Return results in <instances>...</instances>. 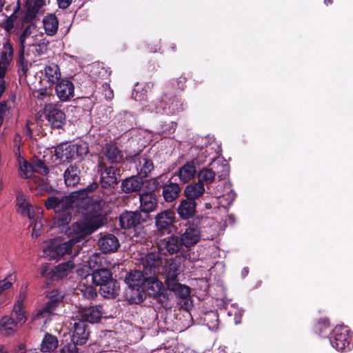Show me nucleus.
<instances>
[{"label": "nucleus", "instance_id": "680f3d73", "mask_svg": "<svg viewBox=\"0 0 353 353\" xmlns=\"http://www.w3.org/2000/svg\"><path fill=\"white\" fill-rule=\"evenodd\" d=\"M43 1L44 0H36L35 3H36L37 6H38V7L42 6V5L43 3Z\"/></svg>", "mask_w": 353, "mask_h": 353}, {"label": "nucleus", "instance_id": "69168bd1", "mask_svg": "<svg viewBox=\"0 0 353 353\" xmlns=\"http://www.w3.org/2000/svg\"><path fill=\"white\" fill-rule=\"evenodd\" d=\"M0 353H8L7 350L2 345H0Z\"/></svg>", "mask_w": 353, "mask_h": 353}, {"label": "nucleus", "instance_id": "a878e982", "mask_svg": "<svg viewBox=\"0 0 353 353\" xmlns=\"http://www.w3.org/2000/svg\"><path fill=\"white\" fill-rule=\"evenodd\" d=\"M54 152L56 157L61 161H70L75 159L72 145L61 144L55 148Z\"/></svg>", "mask_w": 353, "mask_h": 353}, {"label": "nucleus", "instance_id": "c85d7f7f", "mask_svg": "<svg viewBox=\"0 0 353 353\" xmlns=\"http://www.w3.org/2000/svg\"><path fill=\"white\" fill-rule=\"evenodd\" d=\"M136 168L140 176L146 177L153 170L154 165L150 158L141 156L138 159Z\"/></svg>", "mask_w": 353, "mask_h": 353}, {"label": "nucleus", "instance_id": "0eeeda50", "mask_svg": "<svg viewBox=\"0 0 353 353\" xmlns=\"http://www.w3.org/2000/svg\"><path fill=\"white\" fill-rule=\"evenodd\" d=\"M175 212L172 210H165L155 216V227L161 234L170 233L175 222Z\"/></svg>", "mask_w": 353, "mask_h": 353}, {"label": "nucleus", "instance_id": "ea45409f", "mask_svg": "<svg viewBox=\"0 0 353 353\" xmlns=\"http://www.w3.org/2000/svg\"><path fill=\"white\" fill-rule=\"evenodd\" d=\"M32 172V163H28L23 159L19 161V174L21 177L29 178L31 176Z\"/></svg>", "mask_w": 353, "mask_h": 353}, {"label": "nucleus", "instance_id": "ddd939ff", "mask_svg": "<svg viewBox=\"0 0 353 353\" xmlns=\"http://www.w3.org/2000/svg\"><path fill=\"white\" fill-rule=\"evenodd\" d=\"M103 309L101 305L90 307L88 308L81 309L79 312L78 318L83 321H87L91 323L98 322L103 314Z\"/></svg>", "mask_w": 353, "mask_h": 353}, {"label": "nucleus", "instance_id": "3c124183", "mask_svg": "<svg viewBox=\"0 0 353 353\" xmlns=\"http://www.w3.org/2000/svg\"><path fill=\"white\" fill-rule=\"evenodd\" d=\"M212 316L214 321V322H212L211 324H210L208 323V325L209 329L211 330L212 331H216L218 330V327H219L218 316H217L216 314H215V313H213L212 314Z\"/></svg>", "mask_w": 353, "mask_h": 353}, {"label": "nucleus", "instance_id": "6e6552de", "mask_svg": "<svg viewBox=\"0 0 353 353\" xmlns=\"http://www.w3.org/2000/svg\"><path fill=\"white\" fill-rule=\"evenodd\" d=\"M101 172V183L103 188L110 187L116 185L119 181V170L114 166H103L102 163H99Z\"/></svg>", "mask_w": 353, "mask_h": 353}, {"label": "nucleus", "instance_id": "7ed1b4c3", "mask_svg": "<svg viewBox=\"0 0 353 353\" xmlns=\"http://www.w3.org/2000/svg\"><path fill=\"white\" fill-rule=\"evenodd\" d=\"M162 263L159 254H148L143 260V270L130 272L125 278L126 284L133 290L141 291L147 276L161 273Z\"/></svg>", "mask_w": 353, "mask_h": 353}, {"label": "nucleus", "instance_id": "f3484780", "mask_svg": "<svg viewBox=\"0 0 353 353\" xmlns=\"http://www.w3.org/2000/svg\"><path fill=\"white\" fill-rule=\"evenodd\" d=\"M85 279L88 281H91L96 285L101 287L108 283L112 279V274L110 270L103 268L96 270L92 274H88L85 276Z\"/></svg>", "mask_w": 353, "mask_h": 353}, {"label": "nucleus", "instance_id": "4d7b16f0", "mask_svg": "<svg viewBox=\"0 0 353 353\" xmlns=\"http://www.w3.org/2000/svg\"><path fill=\"white\" fill-rule=\"evenodd\" d=\"M36 97L38 99H43L45 97H47V92L46 90H39L36 92Z\"/></svg>", "mask_w": 353, "mask_h": 353}, {"label": "nucleus", "instance_id": "2eb2a0df", "mask_svg": "<svg viewBox=\"0 0 353 353\" xmlns=\"http://www.w3.org/2000/svg\"><path fill=\"white\" fill-rule=\"evenodd\" d=\"M139 201L141 210L145 213L154 211L158 203L156 195L151 192L140 194Z\"/></svg>", "mask_w": 353, "mask_h": 353}, {"label": "nucleus", "instance_id": "338daca9", "mask_svg": "<svg viewBox=\"0 0 353 353\" xmlns=\"http://www.w3.org/2000/svg\"><path fill=\"white\" fill-rule=\"evenodd\" d=\"M3 6V0H0V11H1Z\"/></svg>", "mask_w": 353, "mask_h": 353}, {"label": "nucleus", "instance_id": "4468645a", "mask_svg": "<svg viewBox=\"0 0 353 353\" xmlns=\"http://www.w3.org/2000/svg\"><path fill=\"white\" fill-rule=\"evenodd\" d=\"M158 274L147 276L143 287V292L148 293L150 296H156L161 294L163 289V284L159 281L156 276Z\"/></svg>", "mask_w": 353, "mask_h": 353}, {"label": "nucleus", "instance_id": "58836bf2", "mask_svg": "<svg viewBox=\"0 0 353 353\" xmlns=\"http://www.w3.org/2000/svg\"><path fill=\"white\" fill-rule=\"evenodd\" d=\"M216 172H214L212 169L210 168H203L202 169L198 174L199 182L205 184L212 183L215 179Z\"/></svg>", "mask_w": 353, "mask_h": 353}, {"label": "nucleus", "instance_id": "603ef678", "mask_svg": "<svg viewBox=\"0 0 353 353\" xmlns=\"http://www.w3.org/2000/svg\"><path fill=\"white\" fill-rule=\"evenodd\" d=\"M7 110V103L6 101L0 103V126L2 125L3 121V115Z\"/></svg>", "mask_w": 353, "mask_h": 353}, {"label": "nucleus", "instance_id": "79ce46f5", "mask_svg": "<svg viewBox=\"0 0 353 353\" xmlns=\"http://www.w3.org/2000/svg\"><path fill=\"white\" fill-rule=\"evenodd\" d=\"M83 286L79 289L80 292L82 293L83 297L87 299H93L97 296V291L96 290L90 285H85L83 283Z\"/></svg>", "mask_w": 353, "mask_h": 353}, {"label": "nucleus", "instance_id": "052dcab7", "mask_svg": "<svg viewBox=\"0 0 353 353\" xmlns=\"http://www.w3.org/2000/svg\"><path fill=\"white\" fill-rule=\"evenodd\" d=\"M27 35H28V32H27V30H25L20 36V42L21 43L22 46H23V43L26 41V39L27 37Z\"/></svg>", "mask_w": 353, "mask_h": 353}, {"label": "nucleus", "instance_id": "412c9836", "mask_svg": "<svg viewBox=\"0 0 353 353\" xmlns=\"http://www.w3.org/2000/svg\"><path fill=\"white\" fill-rule=\"evenodd\" d=\"M98 245L103 252H113L117 250L119 243L117 238L113 234H107L102 236L98 242Z\"/></svg>", "mask_w": 353, "mask_h": 353}, {"label": "nucleus", "instance_id": "09e8293b", "mask_svg": "<svg viewBox=\"0 0 353 353\" xmlns=\"http://www.w3.org/2000/svg\"><path fill=\"white\" fill-rule=\"evenodd\" d=\"M20 64L23 74L27 75L28 73H30V69L32 67V63L26 60L23 56L20 57Z\"/></svg>", "mask_w": 353, "mask_h": 353}, {"label": "nucleus", "instance_id": "bb28decb", "mask_svg": "<svg viewBox=\"0 0 353 353\" xmlns=\"http://www.w3.org/2000/svg\"><path fill=\"white\" fill-rule=\"evenodd\" d=\"M165 285L168 290L172 291L175 295L181 299L187 298L190 294V288L179 283L177 279L173 281H169L165 283Z\"/></svg>", "mask_w": 353, "mask_h": 353}, {"label": "nucleus", "instance_id": "a19ab883", "mask_svg": "<svg viewBox=\"0 0 353 353\" xmlns=\"http://www.w3.org/2000/svg\"><path fill=\"white\" fill-rule=\"evenodd\" d=\"M72 147L75 158H82L88 153V146L86 143L73 144Z\"/></svg>", "mask_w": 353, "mask_h": 353}, {"label": "nucleus", "instance_id": "e433bc0d", "mask_svg": "<svg viewBox=\"0 0 353 353\" xmlns=\"http://www.w3.org/2000/svg\"><path fill=\"white\" fill-rule=\"evenodd\" d=\"M105 156L112 163H117L122 160L121 151L114 145H108L105 148Z\"/></svg>", "mask_w": 353, "mask_h": 353}, {"label": "nucleus", "instance_id": "864d4df0", "mask_svg": "<svg viewBox=\"0 0 353 353\" xmlns=\"http://www.w3.org/2000/svg\"><path fill=\"white\" fill-rule=\"evenodd\" d=\"M14 314L16 315V318H17V322L16 323L18 324H23L26 322V317L25 316V312H17V313H14Z\"/></svg>", "mask_w": 353, "mask_h": 353}, {"label": "nucleus", "instance_id": "aec40b11", "mask_svg": "<svg viewBox=\"0 0 353 353\" xmlns=\"http://www.w3.org/2000/svg\"><path fill=\"white\" fill-rule=\"evenodd\" d=\"M201 232L196 227H188L180 237L185 248H190L197 243L200 239Z\"/></svg>", "mask_w": 353, "mask_h": 353}, {"label": "nucleus", "instance_id": "cd10ccee", "mask_svg": "<svg viewBox=\"0 0 353 353\" xmlns=\"http://www.w3.org/2000/svg\"><path fill=\"white\" fill-rule=\"evenodd\" d=\"M143 181L141 179L136 176H132L125 179L121 183V188L124 192L130 193L137 192L141 190L143 186Z\"/></svg>", "mask_w": 353, "mask_h": 353}, {"label": "nucleus", "instance_id": "473e14b6", "mask_svg": "<svg viewBox=\"0 0 353 353\" xmlns=\"http://www.w3.org/2000/svg\"><path fill=\"white\" fill-rule=\"evenodd\" d=\"M17 201L20 212L23 215L28 216V217H33L32 214H34V211H35L36 208H39L30 204L22 194H19L17 196Z\"/></svg>", "mask_w": 353, "mask_h": 353}, {"label": "nucleus", "instance_id": "0e129e2a", "mask_svg": "<svg viewBox=\"0 0 353 353\" xmlns=\"http://www.w3.org/2000/svg\"><path fill=\"white\" fill-rule=\"evenodd\" d=\"M105 96L108 97L109 99H111L113 97L112 91L110 90L108 94H105Z\"/></svg>", "mask_w": 353, "mask_h": 353}, {"label": "nucleus", "instance_id": "c756f323", "mask_svg": "<svg viewBox=\"0 0 353 353\" xmlns=\"http://www.w3.org/2000/svg\"><path fill=\"white\" fill-rule=\"evenodd\" d=\"M80 171L77 167L71 165L64 172V181L67 186L74 187L79 183Z\"/></svg>", "mask_w": 353, "mask_h": 353}, {"label": "nucleus", "instance_id": "39448f33", "mask_svg": "<svg viewBox=\"0 0 353 353\" xmlns=\"http://www.w3.org/2000/svg\"><path fill=\"white\" fill-rule=\"evenodd\" d=\"M64 294L58 290H54L50 293V300L45 305L39 310L33 316V320L46 319L54 314L59 305L63 301Z\"/></svg>", "mask_w": 353, "mask_h": 353}, {"label": "nucleus", "instance_id": "de8ad7c7", "mask_svg": "<svg viewBox=\"0 0 353 353\" xmlns=\"http://www.w3.org/2000/svg\"><path fill=\"white\" fill-rule=\"evenodd\" d=\"M25 299H26L25 294H21L19 297V299L14 304V309H13L14 313L24 312L23 307H24Z\"/></svg>", "mask_w": 353, "mask_h": 353}, {"label": "nucleus", "instance_id": "5fc2aeb1", "mask_svg": "<svg viewBox=\"0 0 353 353\" xmlns=\"http://www.w3.org/2000/svg\"><path fill=\"white\" fill-rule=\"evenodd\" d=\"M57 2L60 8L65 9L70 5L72 0H57Z\"/></svg>", "mask_w": 353, "mask_h": 353}, {"label": "nucleus", "instance_id": "37998d69", "mask_svg": "<svg viewBox=\"0 0 353 353\" xmlns=\"http://www.w3.org/2000/svg\"><path fill=\"white\" fill-rule=\"evenodd\" d=\"M15 281V276L12 274L8 275L6 278L0 281V293L9 289Z\"/></svg>", "mask_w": 353, "mask_h": 353}, {"label": "nucleus", "instance_id": "bf43d9fd", "mask_svg": "<svg viewBox=\"0 0 353 353\" xmlns=\"http://www.w3.org/2000/svg\"><path fill=\"white\" fill-rule=\"evenodd\" d=\"M6 83H5V81L1 80L0 81V97L2 96L3 93L5 92L6 90Z\"/></svg>", "mask_w": 353, "mask_h": 353}, {"label": "nucleus", "instance_id": "423d86ee", "mask_svg": "<svg viewBox=\"0 0 353 353\" xmlns=\"http://www.w3.org/2000/svg\"><path fill=\"white\" fill-rule=\"evenodd\" d=\"M74 267L71 261L59 264L54 269H50L47 264H43L41 268V274L43 277L57 280L67 276Z\"/></svg>", "mask_w": 353, "mask_h": 353}, {"label": "nucleus", "instance_id": "c03bdc74", "mask_svg": "<svg viewBox=\"0 0 353 353\" xmlns=\"http://www.w3.org/2000/svg\"><path fill=\"white\" fill-rule=\"evenodd\" d=\"M33 171L41 174L46 175L48 172V169L45 163L41 160H36L32 163Z\"/></svg>", "mask_w": 353, "mask_h": 353}, {"label": "nucleus", "instance_id": "7c9ffc66", "mask_svg": "<svg viewBox=\"0 0 353 353\" xmlns=\"http://www.w3.org/2000/svg\"><path fill=\"white\" fill-rule=\"evenodd\" d=\"M181 188L176 183L170 182L163 188V196L166 202H172L179 195Z\"/></svg>", "mask_w": 353, "mask_h": 353}, {"label": "nucleus", "instance_id": "b1692460", "mask_svg": "<svg viewBox=\"0 0 353 353\" xmlns=\"http://www.w3.org/2000/svg\"><path fill=\"white\" fill-rule=\"evenodd\" d=\"M196 203L195 201L186 198L181 201L177 208L179 215L183 219H187L194 215Z\"/></svg>", "mask_w": 353, "mask_h": 353}, {"label": "nucleus", "instance_id": "13d9d810", "mask_svg": "<svg viewBox=\"0 0 353 353\" xmlns=\"http://www.w3.org/2000/svg\"><path fill=\"white\" fill-rule=\"evenodd\" d=\"M99 256L97 254H94L91 256L90 261H89V266L92 267V263H97V260L99 259Z\"/></svg>", "mask_w": 353, "mask_h": 353}, {"label": "nucleus", "instance_id": "5701e85b", "mask_svg": "<svg viewBox=\"0 0 353 353\" xmlns=\"http://www.w3.org/2000/svg\"><path fill=\"white\" fill-rule=\"evenodd\" d=\"M204 192L205 188L203 184L198 181L188 185L183 191V194L187 199L195 201L196 199L201 197Z\"/></svg>", "mask_w": 353, "mask_h": 353}, {"label": "nucleus", "instance_id": "6ab92c4d", "mask_svg": "<svg viewBox=\"0 0 353 353\" xmlns=\"http://www.w3.org/2000/svg\"><path fill=\"white\" fill-rule=\"evenodd\" d=\"M89 336L87 330V326L84 321L79 320V322L74 323V331L72 334V341L77 344L82 345L85 343Z\"/></svg>", "mask_w": 353, "mask_h": 353}, {"label": "nucleus", "instance_id": "a18cd8bd", "mask_svg": "<svg viewBox=\"0 0 353 353\" xmlns=\"http://www.w3.org/2000/svg\"><path fill=\"white\" fill-rule=\"evenodd\" d=\"M216 174L220 180L225 179L229 174V167L226 164L219 165Z\"/></svg>", "mask_w": 353, "mask_h": 353}, {"label": "nucleus", "instance_id": "774afa93", "mask_svg": "<svg viewBox=\"0 0 353 353\" xmlns=\"http://www.w3.org/2000/svg\"><path fill=\"white\" fill-rule=\"evenodd\" d=\"M25 353H38V352H34V351H28V352H26Z\"/></svg>", "mask_w": 353, "mask_h": 353}, {"label": "nucleus", "instance_id": "c9c22d12", "mask_svg": "<svg viewBox=\"0 0 353 353\" xmlns=\"http://www.w3.org/2000/svg\"><path fill=\"white\" fill-rule=\"evenodd\" d=\"M101 293L105 297H114L119 294V286L116 281L111 279L100 288Z\"/></svg>", "mask_w": 353, "mask_h": 353}, {"label": "nucleus", "instance_id": "2f4dec72", "mask_svg": "<svg viewBox=\"0 0 353 353\" xmlns=\"http://www.w3.org/2000/svg\"><path fill=\"white\" fill-rule=\"evenodd\" d=\"M42 212L41 208H36L32 214L33 217H28L32 221V236L34 237H38L41 234L43 227Z\"/></svg>", "mask_w": 353, "mask_h": 353}, {"label": "nucleus", "instance_id": "393cba45", "mask_svg": "<svg viewBox=\"0 0 353 353\" xmlns=\"http://www.w3.org/2000/svg\"><path fill=\"white\" fill-rule=\"evenodd\" d=\"M196 174V170L193 162L186 163L181 166L177 172V176L183 183H186L193 179Z\"/></svg>", "mask_w": 353, "mask_h": 353}, {"label": "nucleus", "instance_id": "49530a36", "mask_svg": "<svg viewBox=\"0 0 353 353\" xmlns=\"http://www.w3.org/2000/svg\"><path fill=\"white\" fill-rule=\"evenodd\" d=\"M25 299H26L25 294H21L19 297V299L14 304V309H13L14 313L24 312L23 307H24Z\"/></svg>", "mask_w": 353, "mask_h": 353}, {"label": "nucleus", "instance_id": "20e7f679", "mask_svg": "<svg viewBox=\"0 0 353 353\" xmlns=\"http://www.w3.org/2000/svg\"><path fill=\"white\" fill-rule=\"evenodd\" d=\"M330 343L338 351L343 352L350 350L353 345V339L348 328L345 326L336 327Z\"/></svg>", "mask_w": 353, "mask_h": 353}, {"label": "nucleus", "instance_id": "4be33fe9", "mask_svg": "<svg viewBox=\"0 0 353 353\" xmlns=\"http://www.w3.org/2000/svg\"><path fill=\"white\" fill-rule=\"evenodd\" d=\"M141 214L137 212H126L119 218L121 226L124 229L134 228L139 224Z\"/></svg>", "mask_w": 353, "mask_h": 353}, {"label": "nucleus", "instance_id": "f257e3e1", "mask_svg": "<svg viewBox=\"0 0 353 353\" xmlns=\"http://www.w3.org/2000/svg\"><path fill=\"white\" fill-rule=\"evenodd\" d=\"M105 223L104 216L99 214L72 224L66 230L67 235L71 236L68 241H63L59 237L43 243L44 256L50 260H59L65 255L77 254L81 248L78 243L103 225Z\"/></svg>", "mask_w": 353, "mask_h": 353}, {"label": "nucleus", "instance_id": "f704fd0d", "mask_svg": "<svg viewBox=\"0 0 353 353\" xmlns=\"http://www.w3.org/2000/svg\"><path fill=\"white\" fill-rule=\"evenodd\" d=\"M17 329V323L8 316H3L1 320L0 332L4 335H10Z\"/></svg>", "mask_w": 353, "mask_h": 353}, {"label": "nucleus", "instance_id": "a211bd4d", "mask_svg": "<svg viewBox=\"0 0 353 353\" xmlns=\"http://www.w3.org/2000/svg\"><path fill=\"white\" fill-rule=\"evenodd\" d=\"M59 66L54 63H50L44 68V79L50 85H55L61 79Z\"/></svg>", "mask_w": 353, "mask_h": 353}, {"label": "nucleus", "instance_id": "8fccbe9b", "mask_svg": "<svg viewBox=\"0 0 353 353\" xmlns=\"http://www.w3.org/2000/svg\"><path fill=\"white\" fill-rule=\"evenodd\" d=\"M76 345L77 343L72 341V343H68L62 347L61 350V353H79Z\"/></svg>", "mask_w": 353, "mask_h": 353}, {"label": "nucleus", "instance_id": "9d476101", "mask_svg": "<svg viewBox=\"0 0 353 353\" xmlns=\"http://www.w3.org/2000/svg\"><path fill=\"white\" fill-rule=\"evenodd\" d=\"M158 247L161 252L173 254L182 250L183 244L180 237L172 235L161 239L158 243Z\"/></svg>", "mask_w": 353, "mask_h": 353}, {"label": "nucleus", "instance_id": "f03ea898", "mask_svg": "<svg viewBox=\"0 0 353 353\" xmlns=\"http://www.w3.org/2000/svg\"><path fill=\"white\" fill-rule=\"evenodd\" d=\"M97 186V183H93L85 189L73 192L70 196L59 194L50 196L45 201L46 207L48 210L52 209L56 214L63 213V216L59 218V225H65L70 221L71 214L68 212L70 208L93 211L97 215L101 214L103 216L102 210L105 203L102 200L92 202L90 196Z\"/></svg>", "mask_w": 353, "mask_h": 353}, {"label": "nucleus", "instance_id": "9b49d317", "mask_svg": "<svg viewBox=\"0 0 353 353\" xmlns=\"http://www.w3.org/2000/svg\"><path fill=\"white\" fill-rule=\"evenodd\" d=\"M55 92L61 101H69L74 96V84L67 79H62L56 84Z\"/></svg>", "mask_w": 353, "mask_h": 353}, {"label": "nucleus", "instance_id": "4c0bfd02", "mask_svg": "<svg viewBox=\"0 0 353 353\" xmlns=\"http://www.w3.org/2000/svg\"><path fill=\"white\" fill-rule=\"evenodd\" d=\"M57 346V339L52 334H46L42 341L41 350L43 352H48L56 349Z\"/></svg>", "mask_w": 353, "mask_h": 353}, {"label": "nucleus", "instance_id": "1a4fd4ad", "mask_svg": "<svg viewBox=\"0 0 353 353\" xmlns=\"http://www.w3.org/2000/svg\"><path fill=\"white\" fill-rule=\"evenodd\" d=\"M185 257L183 255L176 256L164 266L163 270L165 274V283L177 279L179 274L182 271V263Z\"/></svg>", "mask_w": 353, "mask_h": 353}, {"label": "nucleus", "instance_id": "e2e57ef3", "mask_svg": "<svg viewBox=\"0 0 353 353\" xmlns=\"http://www.w3.org/2000/svg\"><path fill=\"white\" fill-rule=\"evenodd\" d=\"M228 196L231 198L232 200H233V199H234V197H235V193L231 191L228 194Z\"/></svg>", "mask_w": 353, "mask_h": 353}, {"label": "nucleus", "instance_id": "72a5a7b5", "mask_svg": "<svg viewBox=\"0 0 353 353\" xmlns=\"http://www.w3.org/2000/svg\"><path fill=\"white\" fill-rule=\"evenodd\" d=\"M43 28L49 36L54 35L58 30L59 21L54 14H48L43 19Z\"/></svg>", "mask_w": 353, "mask_h": 353}, {"label": "nucleus", "instance_id": "f8f14e48", "mask_svg": "<svg viewBox=\"0 0 353 353\" xmlns=\"http://www.w3.org/2000/svg\"><path fill=\"white\" fill-rule=\"evenodd\" d=\"M12 58V46L9 41H6L0 51V80L4 77Z\"/></svg>", "mask_w": 353, "mask_h": 353}, {"label": "nucleus", "instance_id": "6e6d98bb", "mask_svg": "<svg viewBox=\"0 0 353 353\" xmlns=\"http://www.w3.org/2000/svg\"><path fill=\"white\" fill-rule=\"evenodd\" d=\"M14 25L12 20L10 19H6L3 23V27L7 31H10L12 29Z\"/></svg>", "mask_w": 353, "mask_h": 353}, {"label": "nucleus", "instance_id": "dca6fc26", "mask_svg": "<svg viewBox=\"0 0 353 353\" xmlns=\"http://www.w3.org/2000/svg\"><path fill=\"white\" fill-rule=\"evenodd\" d=\"M48 112V121L55 128H60L63 126L65 121V114L61 110L49 105L46 108Z\"/></svg>", "mask_w": 353, "mask_h": 353}]
</instances>
